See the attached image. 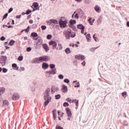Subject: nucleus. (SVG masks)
I'll use <instances>...</instances> for the list:
<instances>
[{
  "label": "nucleus",
  "instance_id": "58",
  "mask_svg": "<svg viewBox=\"0 0 129 129\" xmlns=\"http://www.w3.org/2000/svg\"><path fill=\"white\" fill-rule=\"evenodd\" d=\"M86 63H85V61H84L82 63V65H83V66H85Z\"/></svg>",
  "mask_w": 129,
  "mask_h": 129
},
{
  "label": "nucleus",
  "instance_id": "24",
  "mask_svg": "<svg viewBox=\"0 0 129 129\" xmlns=\"http://www.w3.org/2000/svg\"><path fill=\"white\" fill-rule=\"evenodd\" d=\"M86 37L87 41H90V39H91V36H90V34H88L86 36Z\"/></svg>",
  "mask_w": 129,
  "mask_h": 129
},
{
  "label": "nucleus",
  "instance_id": "11",
  "mask_svg": "<svg viewBox=\"0 0 129 129\" xmlns=\"http://www.w3.org/2000/svg\"><path fill=\"white\" fill-rule=\"evenodd\" d=\"M49 92H50V88H47L45 91L44 97L45 96H46V97H50L49 96Z\"/></svg>",
  "mask_w": 129,
  "mask_h": 129
},
{
  "label": "nucleus",
  "instance_id": "5",
  "mask_svg": "<svg viewBox=\"0 0 129 129\" xmlns=\"http://www.w3.org/2000/svg\"><path fill=\"white\" fill-rule=\"evenodd\" d=\"M46 76L47 77H49V75H51V74H56V69H54L52 70L51 71L46 72Z\"/></svg>",
  "mask_w": 129,
  "mask_h": 129
},
{
  "label": "nucleus",
  "instance_id": "13",
  "mask_svg": "<svg viewBox=\"0 0 129 129\" xmlns=\"http://www.w3.org/2000/svg\"><path fill=\"white\" fill-rule=\"evenodd\" d=\"M58 90V88L53 86L51 88V93H55V91Z\"/></svg>",
  "mask_w": 129,
  "mask_h": 129
},
{
  "label": "nucleus",
  "instance_id": "39",
  "mask_svg": "<svg viewBox=\"0 0 129 129\" xmlns=\"http://www.w3.org/2000/svg\"><path fill=\"white\" fill-rule=\"evenodd\" d=\"M63 82H65V83H69L70 82V81L68 80V79H66L63 80Z\"/></svg>",
  "mask_w": 129,
  "mask_h": 129
},
{
  "label": "nucleus",
  "instance_id": "19",
  "mask_svg": "<svg viewBox=\"0 0 129 129\" xmlns=\"http://www.w3.org/2000/svg\"><path fill=\"white\" fill-rule=\"evenodd\" d=\"M7 60L6 56H2L0 58V61H6Z\"/></svg>",
  "mask_w": 129,
  "mask_h": 129
},
{
  "label": "nucleus",
  "instance_id": "3",
  "mask_svg": "<svg viewBox=\"0 0 129 129\" xmlns=\"http://www.w3.org/2000/svg\"><path fill=\"white\" fill-rule=\"evenodd\" d=\"M44 99L46 101L44 103V106H47V105H48V104H49V102H50V101H51V99H52V98H51V97H47V96H45L44 97Z\"/></svg>",
  "mask_w": 129,
  "mask_h": 129
},
{
  "label": "nucleus",
  "instance_id": "35",
  "mask_svg": "<svg viewBox=\"0 0 129 129\" xmlns=\"http://www.w3.org/2000/svg\"><path fill=\"white\" fill-rule=\"evenodd\" d=\"M26 33H29V31H30V26H28L26 29H24Z\"/></svg>",
  "mask_w": 129,
  "mask_h": 129
},
{
  "label": "nucleus",
  "instance_id": "14",
  "mask_svg": "<svg viewBox=\"0 0 129 129\" xmlns=\"http://www.w3.org/2000/svg\"><path fill=\"white\" fill-rule=\"evenodd\" d=\"M95 10L97 13H100L101 12V9H100V7H99L98 6H96L94 8Z\"/></svg>",
  "mask_w": 129,
  "mask_h": 129
},
{
  "label": "nucleus",
  "instance_id": "34",
  "mask_svg": "<svg viewBox=\"0 0 129 129\" xmlns=\"http://www.w3.org/2000/svg\"><path fill=\"white\" fill-rule=\"evenodd\" d=\"M47 39L48 40H51V39H52V35H50V34H48L47 36Z\"/></svg>",
  "mask_w": 129,
  "mask_h": 129
},
{
  "label": "nucleus",
  "instance_id": "10",
  "mask_svg": "<svg viewBox=\"0 0 129 129\" xmlns=\"http://www.w3.org/2000/svg\"><path fill=\"white\" fill-rule=\"evenodd\" d=\"M33 63H41V60H40V57H36L33 59Z\"/></svg>",
  "mask_w": 129,
  "mask_h": 129
},
{
  "label": "nucleus",
  "instance_id": "23",
  "mask_svg": "<svg viewBox=\"0 0 129 129\" xmlns=\"http://www.w3.org/2000/svg\"><path fill=\"white\" fill-rule=\"evenodd\" d=\"M73 102H75L76 106H78V104H79L78 100H77L76 99V100H72V103H73Z\"/></svg>",
  "mask_w": 129,
  "mask_h": 129
},
{
  "label": "nucleus",
  "instance_id": "51",
  "mask_svg": "<svg viewBox=\"0 0 129 129\" xmlns=\"http://www.w3.org/2000/svg\"><path fill=\"white\" fill-rule=\"evenodd\" d=\"M56 129H63V127L60 126H56Z\"/></svg>",
  "mask_w": 129,
  "mask_h": 129
},
{
  "label": "nucleus",
  "instance_id": "54",
  "mask_svg": "<svg viewBox=\"0 0 129 129\" xmlns=\"http://www.w3.org/2000/svg\"><path fill=\"white\" fill-rule=\"evenodd\" d=\"M75 17H76L77 19H79V16H78V14H76L75 16Z\"/></svg>",
  "mask_w": 129,
  "mask_h": 129
},
{
  "label": "nucleus",
  "instance_id": "12",
  "mask_svg": "<svg viewBox=\"0 0 129 129\" xmlns=\"http://www.w3.org/2000/svg\"><path fill=\"white\" fill-rule=\"evenodd\" d=\"M42 67L43 69L46 70L49 67V65H48V63H47L46 62H43L42 63Z\"/></svg>",
  "mask_w": 129,
  "mask_h": 129
},
{
  "label": "nucleus",
  "instance_id": "26",
  "mask_svg": "<svg viewBox=\"0 0 129 129\" xmlns=\"http://www.w3.org/2000/svg\"><path fill=\"white\" fill-rule=\"evenodd\" d=\"M33 7H34V8H38V7H39V4L37 3H34L33 4Z\"/></svg>",
  "mask_w": 129,
  "mask_h": 129
},
{
  "label": "nucleus",
  "instance_id": "6",
  "mask_svg": "<svg viewBox=\"0 0 129 129\" xmlns=\"http://www.w3.org/2000/svg\"><path fill=\"white\" fill-rule=\"evenodd\" d=\"M49 45L52 46L53 49H56V48H57V42H56V41H51L49 42Z\"/></svg>",
  "mask_w": 129,
  "mask_h": 129
},
{
  "label": "nucleus",
  "instance_id": "55",
  "mask_svg": "<svg viewBox=\"0 0 129 129\" xmlns=\"http://www.w3.org/2000/svg\"><path fill=\"white\" fill-rule=\"evenodd\" d=\"M21 17H22L21 15H18L16 16V19H20Z\"/></svg>",
  "mask_w": 129,
  "mask_h": 129
},
{
  "label": "nucleus",
  "instance_id": "17",
  "mask_svg": "<svg viewBox=\"0 0 129 129\" xmlns=\"http://www.w3.org/2000/svg\"><path fill=\"white\" fill-rule=\"evenodd\" d=\"M63 49V46L61 43H58V47L56 48V50H62Z\"/></svg>",
  "mask_w": 129,
  "mask_h": 129
},
{
  "label": "nucleus",
  "instance_id": "20",
  "mask_svg": "<svg viewBox=\"0 0 129 129\" xmlns=\"http://www.w3.org/2000/svg\"><path fill=\"white\" fill-rule=\"evenodd\" d=\"M6 91V89L4 88H1L0 89V93L1 94H4L5 93V92Z\"/></svg>",
  "mask_w": 129,
  "mask_h": 129
},
{
  "label": "nucleus",
  "instance_id": "61",
  "mask_svg": "<svg viewBox=\"0 0 129 129\" xmlns=\"http://www.w3.org/2000/svg\"><path fill=\"white\" fill-rule=\"evenodd\" d=\"M81 33L82 34H84V29H82Z\"/></svg>",
  "mask_w": 129,
  "mask_h": 129
},
{
  "label": "nucleus",
  "instance_id": "38",
  "mask_svg": "<svg viewBox=\"0 0 129 129\" xmlns=\"http://www.w3.org/2000/svg\"><path fill=\"white\" fill-rule=\"evenodd\" d=\"M122 96H123V97H126V92H124L121 93Z\"/></svg>",
  "mask_w": 129,
  "mask_h": 129
},
{
  "label": "nucleus",
  "instance_id": "46",
  "mask_svg": "<svg viewBox=\"0 0 129 129\" xmlns=\"http://www.w3.org/2000/svg\"><path fill=\"white\" fill-rule=\"evenodd\" d=\"M13 10H14V9H13V8H11L9 9V11H8L9 14H10V13H12V12H13Z\"/></svg>",
  "mask_w": 129,
  "mask_h": 129
},
{
  "label": "nucleus",
  "instance_id": "48",
  "mask_svg": "<svg viewBox=\"0 0 129 129\" xmlns=\"http://www.w3.org/2000/svg\"><path fill=\"white\" fill-rule=\"evenodd\" d=\"M67 101H69V102H70V103H71V102H72V100H71V99H70V98L67 99Z\"/></svg>",
  "mask_w": 129,
  "mask_h": 129
},
{
  "label": "nucleus",
  "instance_id": "21",
  "mask_svg": "<svg viewBox=\"0 0 129 129\" xmlns=\"http://www.w3.org/2000/svg\"><path fill=\"white\" fill-rule=\"evenodd\" d=\"M3 104L5 106H8V105H9V101L7 100H5L3 101Z\"/></svg>",
  "mask_w": 129,
  "mask_h": 129
},
{
  "label": "nucleus",
  "instance_id": "60",
  "mask_svg": "<svg viewBox=\"0 0 129 129\" xmlns=\"http://www.w3.org/2000/svg\"><path fill=\"white\" fill-rule=\"evenodd\" d=\"M77 84V86H75V87H79V86H80L79 83H78Z\"/></svg>",
  "mask_w": 129,
  "mask_h": 129
},
{
  "label": "nucleus",
  "instance_id": "41",
  "mask_svg": "<svg viewBox=\"0 0 129 129\" xmlns=\"http://www.w3.org/2000/svg\"><path fill=\"white\" fill-rule=\"evenodd\" d=\"M58 78H59V79H63L64 76L62 75H58Z\"/></svg>",
  "mask_w": 129,
  "mask_h": 129
},
{
  "label": "nucleus",
  "instance_id": "32",
  "mask_svg": "<svg viewBox=\"0 0 129 129\" xmlns=\"http://www.w3.org/2000/svg\"><path fill=\"white\" fill-rule=\"evenodd\" d=\"M15 43V41H14V40H11V41H10V42L9 43V45H10V46H13V45H14V44Z\"/></svg>",
  "mask_w": 129,
  "mask_h": 129
},
{
  "label": "nucleus",
  "instance_id": "9",
  "mask_svg": "<svg viewBox=\"0 0 129 129\" xmlns=\"http://www.w3.org/2000/svg\"><path fill=\"white\" fill-rule=\"evenodd\" d=\"M42 48H43V49H44V50L46 52H47L49 50V46H48V44H43Z\"/></svg>",
  "mask_w": 129,
  "mask_h": 129
},
{
  "label": "nucleus",
  "instance_id": "8",
  "mask_svg": "<svg viewBox=\"0 0 129 129\" xmlns=\"http://www.w3.org/2000/svg\"><path fill=\"white\" fill-rule=\"evenodd\" d=\"M67 113L69 117H71L72 116V113L71 112V110L69 108H66Z\"/></svg>",
  "mask_w": 129,
  "mask_h": 129
},
{
  "label": "nucleus",
  "instance_id": "30",
  "mask_svg": "<svg viewBox=\"0 0 129 129\" xmlns=\"http://www.w3.org/2000/svg\"><path fill=\"white\" fill-rule=\"evenodd\" d=\"M85 56H84V55H81L80 60H82V61H83V60H85Z\"/></svg>",
  "mask_w": 129,
  "mask_h": 129
},
{
  "label": "nucleus",
  "instance_id": "31",
  "mask_svg": "<svg viewBox=\"0 0 129 129\" xmlns=\"http://www.w3.org/2000/svg\"><path fill=\"white\" fill-rule=\"evenodd\" d=\"M23 59H24V57H23V56H19L18 60L19 61H22Z\"/></svg>",
  "mask_w": 129,
  "mask_h": 129
},
{
  "label": "nucleus",
  "instance_id": "64",
  "mask_svg": "<svg viewBox=\"0 0 129 129\" xmlns=\"http://www.w3.org/2000/svg\"><path fill=\"white\" fill-rule=\"evenodd\" d=\"M126 24L127 27H129V21L127 22Z\"/></svg>",
  "mask_w": 129,
  "mask_h": 129
},
{
  "label": "nucleus",
  "instance_id": "59",
  "mask_svg": "<svg viewBox=\"0 0 129 129\" xmlns=\"http://www.w3.org/2000/svg\"><path fill=\"white\" fill-rule=\"evenodd\" d=\"M90 25H91V26H92V25H93V23L92 22V21H89Z\"/></svg>",
  "mask_w": 129,
  "mask_h": 129
},
{
  "label": "nucleus",
  "instance_id": "36",
  "mask_svg": "<svg viewBox=\"0 0 129 129\" xmlns=\"http://www.w3.org/2000/svg\"><path fill=\"white\" fill-rule=\"evenodd\" d=\"M81 57V55H76L75 58L76 59H77L78 60H80V57Z\"/></svg>",
  "mask_w": 129,
  "mask_h": 129
},
{
  "label": "nucleus",
  "instance_id": "49",
  "mask_svg": "<svg viewBox=\"0 0 129 129\" xmlns=\"http://www.w3.org/2000/svg\"><path fill=\"white\" fill-rule=\"evenodd\" d=\"M5 27H7L8 28H9V29L11 28H13V26H7V25H4L3 26V27L5 28Z\"/></svg>",
  "mask_w": 129,
  "mask_h": 129
},
{
  "label": "nucleus",
  "instance_id": "18",
  "mask_svg": "<svg viewBox=\"0 0 129 129\" xmlns=\"http://www.w3.org/2000/svg\"><path fill=\"white\" fill-rule=\"evenodd\" d=\"M50 22H51V24H58V21L55 19H51Z\"/></svg>",
  "mask_w": 129,
  "mask_h": 129
},
{
  "label": "nucleus",
  "instance_id": "28",
  "mask_svg": "<svg viewBox=\"0 0 129 129\" xmlns=\"http://www.w3.org/2000/svg\"><path fill=\"white\" fill-rule=\"evenodd\" d=\"M70 24H71L72 25H74V24H76V20H71L70 21Z\"/></svg>",
  "mask_w": 129,
  "mask_h": 129
},
{
  "label": "nucleus",
  "instance_id": "42",
  "mask_svg": "<svg viewBox=\"0 0 129 129\" xmlns=\"http://www.w3.org/2000/svg\"><path fill=\"white\" fill-rule=\"evenodd\" d=\"M27 52H31L32 48L31 47H28L26 49Z\"/></svg>",
  "mask_w": 129,
  "mask_h": 129
},
{
  "label": "nucleus",
  "instance_id": "7",
  "mask_svg": "<svg viewBox=\"0 0 129 129\" xmlns=\"http://www.w3.org/2000/svg\"><path fill=\"white\" fill-rule=\"evenodd\" d=\"M20 99V95L18 93H15L13 95L12 99L13 100H18Z\"/></svg>",
  "mask_w": 129,
  "mask_h": 129
},
{
  "label": "nucleus",
  "instance_id": "43",
  "mask_svg": "<svg viewBox=\"0 0 129 129\" xmlns=\"http://www.w3.org/2000/svg\"><path fill=\"white\" fill-rule=\"evenodd\" d=\"M63 106H64L65 107H66V106H69V104H68V103L67 102H64L63 103Z\"/></svg>",
  "mask_w": 129,
  "mask_h": 129
},
{
  "label": "nucleus",
  "instance_id": "15",
  "mask_svg": "<svg viewBox=\"0 0 129 129\" xmlns=\"http://www.w3.org/2000/svg\"><path fill=\"white\" fill-rule=\"evenodd\" d=\"M63 92H67L68 91V88H67V86H66L65 85H62V90Z\"/></svg>",
  "mask_w": 129,
  "mask_h": 129
},
{
  "label": "nucleus",
  "instance_id": "50",
  "mask_svg": "<svg viewBox=\"0 0 129 129\" xmlns=\"http://www.w3.org/2000/svg\"><path fill=\"white\" fill-rule=\"evenodd\" d=\"M8 13H6V14L4 15V17H3V19H7V17H8Z\"/></svg>",
  "mask_w": 129,
  "mask_h": 129
},
{
  "label": "nucleus",
  "instance_id": "62",
  "mask_svg": "<svg viewBox=\"0 0 129 129\" xmlns=\"http://www.w3.org/2000/svg\"><path fill=\"white\" fill-rule=\"evenodd\" d=\"M76 2H78V3H80L81 2H82V0H75Z\"/></svg>",
  "mask_w": 129,
  "mask_h": 129
},
{
  "label": "nucleus",
  "instance_id": "1",
  "mask_svg": "<svg viewBox=\"0 0 129 129\" xmlns=\"http://www.w3.org/2000/svg\"><path fill=\"white\" fill-rule=\"evenodd\" d=\"M63 34L67 40L70 39V37L71 36V29L68 28L67 30L63 31Z\"/></svg>",
  "mask_w": 129,
  "mask_h": 129
},
{
  "label": "nucleus",
  "instance_id": "37",
  "mask_svg": "<svg viewBox=\"0 0 129 129\" xmlns=\"http://www.w3.org/2000/svg\"><path fill=\"white\" fill-rule=\"evenodd\" d=\"M32 13V11L28 10L26 11V15H30Z\"/></svg>",
  "mask_w": 129,
  "mask_h": 129
},
{
  "label": "nucleus",
  "instance_id": "22",
  "mask_svg": "<svg viewBox=\"0 0 129 129\" xmlns=\"http://www.w3.org/2000/svg\"><path fill=\"white\" fill-rule=\"evenodd\" d=\"M12 67L13 68H15L16 70H19V67L16 63L12 64Z\"/></svg>",
  "mask_w": 129,
  "mask_h": 129
},
{
  "label": "nucleus",
  "instance_id": "25",
  "mask_svg": "<svg viewBox=\"0 0 129 129\" xmlns=\"http://www.w3.org/2000/svg\"><path fill=\"white\" fill-rule=\"evenodd\" d=\"M65 52L67 54H70V53H71V50H70V48H67L65 49Z\"/></svg>",
  "mask_w": 129,
  "mask_h": 129
},
{
  "label": "nucleus",
  "instance_id": "40",
  "mask_svg": "<svg viewBox=\"0 0 129 129\" xmlns=\"http://www.w3.org/2000/svg\"><path fill=\"white\" fill-rule=\"evenodd\" d=\"M3 72L4 73H7V72H8V69H7L6 68H3Z\"/></svg>",
  "mask_w": 129,
  "mask_h": 129
},
{
  "label": "nucleus",
  "instance_id": "53",
  "mask_svg": "<svg viewBox=\"0 0 129 129\" xmlns=\"http://www.w3.org/2000/svg\"><path fill=\"white\" fill-rule=\"evenodd\" d=\"M29 23V24H33V23H34V21L32 20H30Z\"/></svg>",
  "mask_w": 129,
  "mask_h": 129
},
{
  "label": "nucleus",
  "instance_id": "33",
  "mask_svg": "<svg viewBox=\"0 0 129 129\" xmlns=\"http://www.w3.org/2000/svg\"><path fill=\"white\" fill-rule=\"evenodd\" d=\"M50 68H51V69H54V68H55V64H50L49 65Z\"/></svg>",
  "mask_w": 129,
  "mask_h": 129
},
{
  "label": "nucleus",
  "instance_id": "27",
  "mask_svg": "<svg viewBox=\"0 0 129 129\" xmlns=\"http://www.w3.org/2000/svg\"><path fill=\"white\" fill-rule=\"evenodd\" d=\"M31 36L32 37H37L38 36V34H37L36 32H32L31 33Z\"/></svg>",
  "mask_w": 129,
  "mask_h": 129
},
{
  "label": "nucleus",
  "instance_id": "44",
  "mask_svg": "<svg viewBox=\"0 0 129 129\" xmlns=\"http://www.w3.org/2000/svg\"><path fill=\"white\" fill-rule=\"evenodd\" d=\"M41 29L42 30H46V29H47V27H46V26L42 25L41 26Z\"/></svg>",
  "mask_w": 129,
  "mask_h": 129
},
{
  "label": "nucleus",
  "instance_id": "52",
  "mask_svg": "<svg viewBox=\"0 0 129 129\" xmlns=\"http://www.w3.org/2000/svg\"><path fill=\"white\" fill-rule=\"evenodd\" d=\"M93 38L94 39L95 41H97V37H95V34H94L93 36Z\"/></svg>",
  "mask_w": 129,
  "mask_h": 129
},
{
  "label": "nucleus",
  "instance_id": "56",
  "mask_svg": "<svg viewBox=\"0 0 129 129\" xmlns=\"http://www.w3.org/2000/svg\"><path fill=\"white\" fill-rule=\"evenodd\" d=\"M75 36H76V35H75V34H71V37L72 38H74V37H75Z\"/></svg>",
  "mask_w": 129,
  "mask_h": 129
},
{
  "label": "nucleus",
  "instance_id": "57",
  "mask_svg": "<svg viewBox=\"0 0 129 129\" xmlns=\"http://www.w3.org/2000/svg\"><path fill=\"white\" fill-rule=\"evenodd\" d=\"M28 40V37L27 36H25L24 37V41H27Z\"/></svg>",
  "mask_w": 129,
  "mask_h": 129
},
{
  "label": "nucleus",
  "instance_id": "16",
  "mask_svg": "<svg viewBox=\"0 0 129 129\" xmlns=\"http://www.w3.org/2000/svg\"><path fill=\"white\" fill-rule=\"evenodd\" d=\"M77 27H78V28L80 29V30H82L83 29H85V27L82 24H79V25H78Z\"/></svg>",
  "mask_w": 129,
  "mask_h": 129
},
{
  "label": "nucleus",
  "instance_id": "4",
  "mask_svg": "<svg viewBox=\"0 0 129 129\" xmlns=\"http://www.w3.org/2000/svg\"><path fill=\"white\" fill-rule=\"evenodd\" d=\"M59 24L60 28H65L66 26H67V24L66 23V21H62L60 19L59 21Z\"/></svg>",
  "mask_w": 129,
  "mask_h": 129
},
{
  "label": "nucleus",
  "instance_id": "45",
  "mask_svg": "<svg viewBox=\"0 0 129 129\" xmlns=\"http://www.w3.org/2000/svg\"><path fill=\"white\" fill-rule=\"evenodd\" d=\"M0 40L1 41H5V40H6V38L4 36H2L1 37Z\"/></svg>",
  "mask_w": 129,
  "mask_h": 129
},
{
  "label": "nucleus",
  "instance_id": "2",
  "mask_svg": "<svg viewBox=\"0 0 129 129\" xmlns=\"http://www.w3.org/2000/svg\"><path fill=\"white\" fill-rule=\"evenodd\" d=\"M40 62H47V61H49L50 60V58L49 56L46 55V56H42L39 57Z\"/></svg>",
  "mask_w": 129,
  "mask_h": 129
},
{
  "label": "nucleus",
  "instance_id": "63",
  "mask_svg": "<svg viewBox=\"0 0 129 129\" xmlns=\"http://www.w3.org/2000/svg\"><path fill=\"white\" fill-rule=\"evenodd\" d=\"M70 46H72V47H75V44H72V45L71 44Z\"/></svg>",
  "mask_w": 129,
  "mask_h": 129
},
{
  "label": "nucleus",
  "instance_id": "47",
  "mask_svg": "<svg viewBox=\"0 0 129 129\" xmlns=\"http://www.w3.org/2000/svg\"><path fill=\"white\" fill-rule=\"evenodd\" d=\"M52 112L53 113V117L54 118V119L56 118V114L55 113V111H52Z\"/></svg>",
  "mask_w": 129,
  "mask_h": 129
},
{
  "label": "nucleus",
  "instance_id": "29",
  "mask_svg": "<svg viewBox=\"0 0 129 129\" xmlns=\"http://www.w3.org/2000/svg\"><path fill=\"white\" fill-rule=\"evenodd\" d=\"M61 98V95L59 94H57L55 95V99H60Z\"/></svg>",
  "mask_w": 129,
  "mask_h": 129
}]
</instances>
